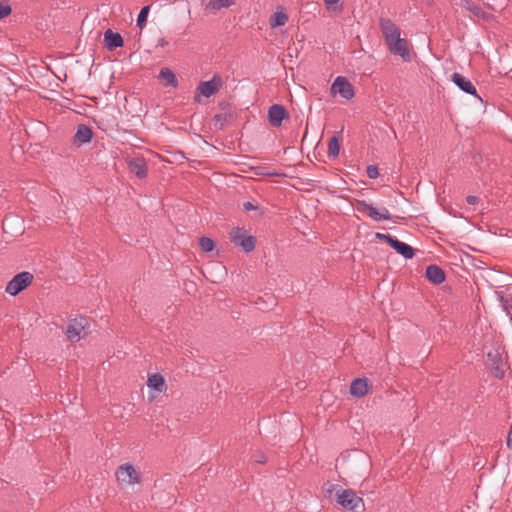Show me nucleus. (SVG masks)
I'll return each mask as SVG.
<instances>
[{
    "label": "nucleus",
    "mask_w": 512,
    "mask_h": 512,
    "mask_svg": "<svg viewBox=\"0 0 512 512\" xmlns=\"http://www.w3.org/2000/svg\"><path fill=\"white\" fill-rule=\"evenodd\" d=\"M379 25L389 51L394 55L400 56L406 62L410 61L411 54L408 42L406 39L401 38L399 27L388 18L380 19Z\"/></svg>",
    "instance_id": "obj_1"
},
{
    "label": "nucleus",
    "mask_w": 512,
    "mask_h": 512,
    "mask_svg": "<svg viewBox=\"0 0 512 512\" xmlns=\"http://www.w3.org/2000/svg\"><path fill=\"white\" fill-rule=\"evenodd\" d=\"M335 491L336 502L345 510H349L352 512H361L364 510V502L361 497H359L353 490L351 489H342L338 488L337 485L329 484L328 488H326V492L331 494Z\"/></svg>",
    "instance_id": "obj_2"
},
{
    "label": "nucleus",
    "mask_w": 512,
    "mask_h": 512,
    "mask_svg": "<svg viewBox=\"0 0 512 512\" xmlns=\"http://www.w3.org/2000/svg\"><path fill=\"white\" fill-rule=\"evenodd\" d=\"M230 240L245 252H251L255 248L256 239L248 235L244 228L236 227L230 232Z\"/></svg>",
    "instance_id": "obj_3"
},
{
    "label": "nucleus",
    "mask_w": 512,
    "mask_h": 512,
    "mask_svg": "<svg viewBox=\"0 0 512 512\" xmlns=\"http://www.w3.org/2000/svg\"><path fill=\"white\" fill-rule=\"evenodd\" d=\"M33 279V274L29 271L18 273L7 283L5 291L11 296H16L27 288L32 283Z\"/></svg>",
    "instance_id": "obj_4"
},
{
    "label": "nucleus",
    "mask_w": 512,
    "mask_h": 512,
    "mask_svg": "<svg viewBox=\"0 0 512 512\" xmlns=\"http://www.w3.org/2000/svg\"><path fill=\"white\" fill-rule=\"evenodd\" d=\"M116 478L119 483L134 485L141 482L140 473L129 463L122 464L116 471Z\"/></svg>",
    "instance_id": "obj_5"
},
{
    "label": "nucleus",
    "mask_w": 512,
    "mask_h": 512,
    "mask_svg": "<svg viewBox=\"0 0 512 512\" xmlns=\"http://www.w3.org/2000/svg\"><path fill=\"white\" fill-rule=\"evenodd\" d=\"M332 94H339L342 98L350 100L354 97L355 92L352 84L346 77L338 76L331 86Z\"/></svg>",
    "instance_id": "obj_6"
},
{
    "label": "nucleus",
    "mask_w": 512,
    "mask_h": 512,
    "mask_svg": "<svg viewBox=\"0 0 512 512\" xmlns=\"http://www.w3.org/2000/svg\"><path fill=\"white\" fill-rule=\"evenodd\" d=\"M358 205L362 208V211L374 221H385L391 219V214L385 207L378 209L374 207L373 204L368 203L365 200L358 201Z\"/></svg>",
    "instance_id": "obj_7"
},
{
    "label": "nucleus",
    "mask_w": 512,
    "mask_h": 512,
    "mask_svg": "<svg viewBox=\"0 0 512 512\" xmlns=\"http://www.w3.org/2000/svg\"><path fill=\"white\" fill-rule=\"evenodd\" d=\"M222 86V79L218 75H214L209 81L200 82L197 91L200 95L209 98L213 96Z\"/></svg>",
    "instance_id": "obj_8"
},
{
    "label": "nucleus",
    "mask_w": 512,
    "mask_h": 512,
    "mask_svg": "<svg viewBox=\"0 0 512 512\" xmlns=\"http://www.w3.org/2000/svg\"><path fill=\"white\" fill-rule=\"evenodd\" d=\"M85 325L86 319L84 317L70 320L66 330L67 338L73 342L79 341Z\"/></svg>",
    "instance_id": "obj_9"
},
{
    "label": "nucleus",
    "mask_w": 512,
    "mask_h": 512,
    "mask_svg": "<svg viewBox=\"0 0 512 512\" xmlns=\"http://www.w3.org/2000/svg\"><path fill=\"white\" fill-rule=\"evenodd\" d=\"M451 81L460 89L462 90L463 92L467 93V94H470V95H473V96H476V97H479L477 95V90L474 86V84L469 80L467 79L466 77H464L462 74L458 73V72H454L452 75H451Z\"/></svg>",
    "instance_id": "obj_10"
},
{
    "label": "nucleus",
    "mask_w": 512,
    "mask_h": 512,
    "mask_svg": "<svg viewBox=\"0 0 512 512\" xmlns=\"http://www.w3.org/2000/svg\"><path fill=\"white\" fill-rule=\"evenodd\" d=\"M461 6L472 16L479 19H488L490 14L484 10L481 4L474 0H461Z\"/></svg>",
    "instance_id": "obj_11"
},
{
    "label": "nucleus",
    "mask_w": 512,
    "mask_h": 512,
    "mask_svg": "<svg viewBox=\"0 0 512 512\" xmlns=\"http://www.w3.org/2000/svg\"><path fill=\"white\" fill-rule=\"evenodd\" d=\"M128 168L130 172L135 174L139 179L147 177L148 168L147 163L143 157H135L128 161Z\"/></svg>",
    "instance_id": "obj_12"
},
{
    "label": "nucleus",
    "mask_w": 512,
    "mask_h": 512,
    "mask_svg": "<svg viewBox=\"0 0 512 512\" xmlns=\"http://www.w3.org/2000/svg\"><path fill=\"white\" fill-rule=\"evenodd\" d=\"M286 117H288V113L284 106L280 104H274L269 108L268 119L271 125L279 127Z\"/></svg>",
    "instance_id": "obj_13"
},
{
    "label": "nucleus",
    "mask_w": 512,
    "mask_h": 512,
    "mask_svg": "<svg viewBox=\"0 0 512 512\" xmlns=\"http://www.w3.org/2000/svg\"><path fill=\"white\" fill-rule=\"evenodd\" d=\"M369 386L367 378H356L350 385V393L357 398L364 397L368 393Z\"/></svg>",
    "instance_id": "obj_14"
},
{
    "label": "nucleus",
    "mask_w": 512,
    "mask_h": 512,
    "mask_svg": "<svg viewBox=\"0 0 512 512\" xmlns=\"http://www.w3.org/2000/svg\"><path fill=\"white\" fill-rule=\"evenodd\" d=\"M92 136L93 131L89 126L85 124H79L74 136V143L78 146L89 143L92 139Z\"/></svg>",
    "instance_id": "obj_15"
},
{
    "label": "nucleus",
    "mask_w": 512,
    "mask_h": 512,
    "mask_svg": "<svg viewBox=\"0 0 512 512\" xmlns=\"http://www.w3.org/2000/svg\"><path fill=\"white\" fill-rule=\"evenodd\" d=\"M104 42L105 47L110 51L122 47L124 43L122 36L118 32H113L111 29L105 31Z\"/></svg>",
    "instance_id": "obj_16"
},
{
    "label": "nucleus",
    "mask_w": 512,
    "mask_h": 512,
    "mask_svg": "<svg viewBox=\"0 0 512 512\" xmlns=\"http://www.w3.org/2000/svg\"><path fill=\"white\" fill-rule=\"evenodd\" d=\"M426 277L433 284H441L445 281L444 271L437 265H429L426 268Z\"/></svg>",
    "instance_id": "obj_17"
},
{
    "label": "nucleus",
    "mask_w": 512,
    "mask_h": 512,
    "mask_svg": "<svg viewBox=\"0 0 512 512\" xmlns=\"http://www.w3.org/2000/svg\"><path fill=\"white\" fill-rule=\"evenodd\" d=\"M398 254L405 259H411L414 256V249L410 245L395 238L390 245Z\"/></svg>",
    "instance_id": "obj_18"
},
{
    "label": "nucleus",
    "mask_w": 512,
    "mask_h": 512,
    "mask_svg": "<svg viewBox=\"0 0 512 512\" xmlns=\"http://www.w3.org/2000/svg\"><path fill=\"white\" fill-rule=\"evenodd\" d=\"M147 386L157 392H162L165 388V381L161 374L154 373L148 377Z\"/></svg>",
    "instance_id": "obj_19"
},
{
    "label": "nucleus",
    "mask_w": 512,
    "mask_h": 512,
    "mask_svg": "<svg viewBox=\"0 0 512 512\" xmlns=\"http://www.w3.org/2000/svg\"><path fill=\"white\" fill-rule=\"evenodd\" d=\"M159 78L165 82L166 86H171L173 88L178 86L177 77L169 68H162L159 73Z\"/></svg>",
    "instance_id": "obj_20"
},
{
    "label": "nucleus",
    "mask_w": 512,
    "mask_h": 512,
    "mask_svg": "<svg viewBox=\"0 0 512 512\" xmlns=\"http://www.w3.org/2000/svg\"><path fill=\"white\" fill-rule=\"evenodd\" d=\"M288 21V16L283 10L276 11L271 17H270V26L271 28H276L280 26H284Z\"/></svg>",
    "instance_id": "obj_21"
},
{
    "label": "nucleus",
    "mask_w": 512,
    "mask_h": 512,
    "mask_svg": "<svg viewBox=\"0 0 512 512\" xmlns=\"http://www.w3.org/2000/svg\"><path fill=\"white\" fill-rule=\"evenodd\" d=\"M235 4V0H210L207 8L213 11H218L222 8H229Z\"/></svg>",
    "instance_id": "obj_22"
},
{
    "label": "nucleus",
    "mask_w": 512,
    "mask_h": 512,
    "mask_svg": "<svg viewBox=\"0 0 512 512\" xmlns=\"http://www.w3.org/2000/svg\"><path fill=\"white\" fill-rule=\"evenodd\" d=\"M339 151V138L337 136H333L328 141V156L330 158H336L339 155Z\"/></svg>",
    "instance_id": "obj_23"
},
{
    "label": "nucleus",
    "mask_w": 512,
    "mask_h": 512,
    "mask_svg": "<svg viewBox=\"0 0 512 512\" xmlns=\"http://www.w3.org/2000/svg\"><path fill=\"white\" fill-rule=\"evenodd\" d=\"M14 224H19V231H20L21 228H22V221H21V219H19L16 216H7V217H5L3 222H2V228H3L4 232L5 233L13 234V232H11L9 229Z\"/></svg>",
    "instance_id": "obj_24"
},
{
    "label": "nucleus",
    "mask_w": 512,
    "mask_h": 512,
    "mask_svg": "<svg viewBox=\"0 0 512 512\" xmlns=\"http://www.w3.org/2000/svg\"><path fill=\"white\" fill-rule=\"evenodd\" d=\"M149 10H150V7L149 6H144L139 14H138V17H137V26L142 29L145 25H146V21H147V17H148V13H149Z\"/></svg>",
    "instance_id": "obj_25"
},
{
    "label": "nucleus",
    "mask_w": 512,
    "mask_h": 512,
    "mask_svg": "<svg viewBox=\"0 0 512 512\" xmlns=\"http://www.w3.org/2000/svg\"><path fill=\"white\" fill-rule=\"evenodd\" d=\"M199 245L204 252H211L214 249V241L209 237H201Z\"/></svg>",
    "instance_id": "obj_26"
},
{
    "label": "nucleus",
    "mask_w": 512,
    "mask_h": 512,
    "mask_svg": "<svg viewBox=\"0 0 512 512\" xmlns=\"http://www.w3.org/2000/svg\"><path fill=\"white\" fill-rule=\"evenodd\" d=\"M11 11V6L7 2L0 1V19H3L10 15Z\"/></svg>",
    "instance_id": "obj_27"
},
{
    "label": "nucleus",
    "mask_w": 512,
    "mask_h": 512,
    "mask_svg": "<svg viewBox=\"0 0 512 512\" xmlns=\"http://www.w3.org/2000/svg\"><path fill=\"white\" fill-rule=\"evenodd\" d=\"M366 174L370 179H376L379 176V170L375 165H369L366 169Z\"/></svg>",
    "instance_id": "obj_28"
},
{
    "label": "nucleus",
    "mask_w": 512,
    "mask_h": 512,
    "mask_svg": "<svg viewBox=\"0 0 512 512\" xmlns=\"http://www.w3.org/2000/svg\"><path fill=\"white\" fill-rule=\"evenodd\" d=\"M375 237L379 240H382V241H385L386 243H388L389 245H391V243L393 242V240L395 239V237L391 236L390 234H384V233H380V232H377L375 234Z\"/></svg>",
    "instance_id": "obj_29"
},
{
    "label": "nucleus",
    "mask_w": 512,
    "mask_h": 512,
    "mask_svg": "<svg viewBox=\"0 0 512 512\" xmlns=\"http://www.w3.org/2000/svg\"><path fill=\"white\" fill-rule=\"evenodd\" d=\"M502 305H503L504 310L507 312V314L512 315V312H511L512 298L510 300L502 298Z\"/></svg>",
    "instance_id": "obj_30"
},
{
    "label": "nucleus",
    "mask_w": 512,
    "mask_h": 512,
    "mask_svg": "<svg viewBox=\"0 0 512 512\" xmlns=\"http://www.w3.org/2000/svg\"><path fill=\"white\" fill-rule=\"evenodd\" d=\"M243 208L245 211H252V210H257L258 206L255 205L254 203L248 201L243 204Z\"/></svg>",
    "instance_id": "obj_31"
},
{
    "label": "nucleus",
    "mask_w": 512,
    "mask_h": 512,
    "mask_svg": "<svg viewBox=\"0 0 512 512\" xmlns=\"http://www.w3.org/2000/svg\"><path fill=\"white\" fill-rule=\"evenodd\" d=\"M466 201L468 204L474 205L478 202V198L474 195H469V196H467Z\"/></svg>",
    "instance_id": "obj_32"
},
{
    "label": "nucleus",
    "mask_w": 512,
    "mask_h": 512,
    "mask_svg": "<svg viewBox=\"0 0 512 512\" xmlns=\"http://www.w3.org/2000/svg\"><path fill=\"white\" fill-rule=\"evenodd\" d=\"M255 462L263 464L266 462V457L264 455L256 456Z\"/></svg>",
    "instance_id": "obj_33"
},
{
    "label": "nucleus",
    "mask_w": 512,
    "mask_h": 512,
    "mask_svg": "<svg viewBox=\"0 0 512 512\" xmlns=\"http://www.w3.org/2000/svg\"><path fill=\"white\" fill-rule=\"evenodd\" d=\"M167 44V41L165 38H159L157 41V46H165Z\"/></svg>",
    "instance_id": "obj_34"
},
{
    "label": "nucleus",
    "mask_w": 512,
    "mask_h": 512,
    "mask_svg": "<svg viewBox=\"0 0 512 512\" xmlns=\"http://www.w3.org/2000/svg\"><path fill=\"white\" fill-rule=\"evenodd\" d=\"M340 0H324L327 5L337 4Z\"/></svg>",
    "instance_id": "obj_35"
}]
</instances>
